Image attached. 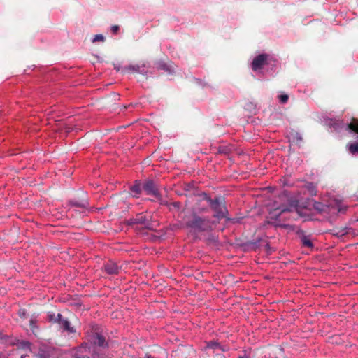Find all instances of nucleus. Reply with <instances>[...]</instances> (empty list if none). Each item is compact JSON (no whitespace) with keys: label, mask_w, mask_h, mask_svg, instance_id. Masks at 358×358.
I'll return each mask as SVG.
<instances>
[{"label":"nucleus","mask_w":358,"mask_h":358,"mask_svg":"<svg viewBox=\"0 0 358 358\" xmlns=\"http://www.w3.org/2000/svg\"><path fill=\"white\" fill-rule=\"evenodd\" d=\"M185 227L191 232L201 233L212 230L213 222L208 217L201 216L195 211H191L183 217Z\"/></svg>","instance_id":"f257e3e1"},{"label":"nucleus","mask_w":358,"mask_h":358,"mask_svg":"<svg viewBox=\"0 0 358 358\" xmlns=\"http://www.w3.org/2000/svg\"><path fill=\"white\" fill-rule=\"evenodd\" d=\"M201 196L203 199L209 204L211 209L215 212L214 217L218 220L227 217L228 210L227 209L224 199L222 196H216L215 199H211L206 193H201Z\"/></svg>","instance_id":"f03ea898"},{"label":"nucleus","mask_w":358,"mask_h":358,"mask_svg":"<svg viewBox=\"0 0 358 358\" xmlns=\"http://www.w3.org/2000/svg\"><path fill=\"white\" fill-rule=\"evenodd\" d=\"M127 223L138 231L141 229L152 230L154 229L151 217H148L143 213L137 214L134 218L127 220Z\"/></svg>","instance_id":"7ed1b4c3"},{"label":"nucleus","mask_w":358,"mask_h":358,"mask_svg":"<svg viewBox=\"0 0 358 358\" xmlns=\"http://www.w3.org/2000/svg\"><path fill=\"white\" fill-rule=\"evenodd\" d=\"M70 206L72 207L87 208L89 206V203L86 193L83 191L73 192L69 201V207Z\"/></svg>","instance_id":"20e7f679"},{"label":"nucleus","mask_w":358,"mask_h":358,"mask_svg":"<svg viewBox=\"0 0 358 358\" xmlns=\"http://www.w3.org/2000/svg\"><path fill=\"white\" fill-rule=\"evenodd\" d=\"M275 60L267 54H260L255 57L251 64L252 71H257L261 70L264 66L271 64Z\"/></svg>","instance_id":"39448f33"},{"label":"nucleus","mask_w":358,"mask_h":358,"mask_svg":"<svg viewBox=\"0 0 358 358\" xmlns=\"http://www.w3.org/2000/svg\"><path fill=\"white\" fill-rule=\"evenodd\" d=\"M292 212L291 208L283 207V208H278L274 209L273 211L270 213L271 218L276 221L278 223L275 224L276 226L282 227V228H287L289 227L288 224H280L281 221H285L286 220H289V217H282V215L284 214H286L287 213Z\"/></svg>","instance_id":"423d86ee"},{"label":"nucleus","mask_w":358,"mask_h":358,"mask_svg":"<svg viewBox=\"0 0 358 358\" xmlns=\"http://www.w3.org/2000/svg\"><path fill=\"white\" fill-rule=\"evenodd\" d=\"M142 189H143L148 195H152L157 200H161L162 195L153 180H146L142 185Z\"/></svg>","instance_id":"0eeeda50"},{"label":"nucleus","mask_w":358,"mask_h":358,"mask_svg":"<svg viewBox=\"0 0 358 358\" xmlns=\"http://www.w3.org/2000/svg\"><path fill=\"white\" fill-rule=\"evenodd\" d=\"M199 199H197L196 202L192 208V211H195L196 213H204L208 211V207L206 205L203 204V201H206L203 199V196H201V194H198Z\"/></svg>","instance_id":"6e6552de"},{"label":"nucleus","mask_w":358,"mask_h":358,"mask_svg":"<svg viewBox=\"0 0 358 358\" xmlns=\"http://www.w3.org/2000/svg\"><path fill=\"white\" fill-rule=\"evenodd\" d=\"M62 315L60 313H58L57 317H55V314L53 313H49L48 314V320L50 321V322H57L60 326H61V328L64 330V331H66L67 330V320H62Z\"/></svg>","instance_id":"1a4fd4ad"},{"label":"nucleus","mask_w":358,"mask_h":358,"mask_svg":"<svg viewBox=\"0 0 358 358\" xmlns=\"http://www.w3.org/2000/svg\"><path fill=\"white\" fill-rule=\"evenodd\" d=\"M298 234L300 241L303 247H306L310 249L313 248V243L310 235H306L303 231H298Z\"/></svg>","instance_id":"9d476101"},{"label":"nucleus","mask_w":358,"mask_h":358,"mask_svg":"<svg viewBox=\"0 0 358 358\" xmlns=\"http://www.w3.org/2000/svg\"><path fill=\"white\" fill-rule=\"evenodd\" d=\"M71 321L69 320V334H76L78 329L80 327V322L78 318L75 315H72L70 317Z\"/></svg>","instance_id":"9b49d317"},{"label":"nucleus","mask_w":358,"mask_h":358,"mask_svg":"<svg viewBox=\"0 0 358 358\" xmlns=\"http://www.w3.org/2000/svg\"><path fill=\"white\" fill-rule=\"evenodd\" d=\"M92 342L94 345L101 348H106L108 346V343L106 340V338L99 333H95L93 335Z\"/></svg>","instance_id":"f8f14e48"},{"label":"nucleus","mask_w":358,"mask_h":358,"mask_svg":"<svg viewBox=\"0 0 358 358\" xmlns=\"http://www.w3.org/2000/svg\"><path fill=\"white\" fill-rule=\"evenodd\" d=\"M104 271L110 275L117 274L119 272V267L114 262L109 261L103 266Z\"/></svg>","instance_id":"ddd939ff"},{"label":"nucleus","mask_w":358,"mask_h":358,"mask_svg":"<svg viewBox=\"0 0 358 358\" xmlns=\"http://www.w3.org/2000/svg\"><path fill=\"white\" fill-rule=\"evenodd\" d=\"M289 138L290 141H292L293 143L297 145H300L303 141L301 134L299 132L295 131H292L290 132Z\"/></svg>","instance_id":"4468645a"},{"label":"nucleus","mask_w":358,"mask_h":358,"mask_svg":"<svg viewBox=\"0 0 358 358\" xmlns=\"http://www.w3.org/2000/svg\"><path fill=\"white\" fill-rule=\"evenodd\" d=\"M347 127L351 131L358 134V118L352 117Z\"/></svg>","instance_id":"2eb2a0df"},{"label":"nucleus","mask_w":358,"mask_h":358,"mask_svg":"<svg viewBox=\"0 0 358 358\" xmlns=\"http://www.w3.org/2000/svg\"><path fill=\"white\" fill-rule=\"evenodd\" d=\"M313 207L315 210L320 213L327 212L329 209L328 206L320 202H315L313 205Z\"/></svg>","instance_id":"dca6fc26"},{"label":"nucleus","mask_w":358,"mask_h":358,"mask_svg":"<svg viewBox=\"0 0 358 358\" xmlns=\"http://www.w3.org/2000/svg\"><path fill=\"white\" fill-rule=\"evenodd\" d=\"M79 130H80V126L78 124H75L74 119L71 120H69V134L77 133Z\"/></svg>","instance_id":"f3484780"},{"label":"nucleus","mask_w":358,"mask_h":358,"mask_svg":"<svg viewBox=\"0 0 358 358\" xmlns=\"http://www.w3.org/2000/svg\"><path fill=\"white\" fill-rule=\"evenodd\" d=\"M141 66L138 64L129 65L124 68V71L128 73H141Z\"/></svg>","instance_id":"a211bd4d"},{"label":"nucleus","mask_w":358,"mask_h":358,"mask_svg":"<svg viewBox=\"0 0 358 358\" xmlns=\"http://www.w3.org/2000/svg\"><path fill=\"white\" fill-rule=\"evenodd\" d=\"M142 187L140 182L136 181V183L130 187V190L132 193L135 194V196L139 194L141 192Z\"/></svg>","instance_id":"6ab92c4d"},{"label":"nucleus","mask_w":358,"mask_h":358,"mask_svg":"<svg viewBox=\"0 0 358 358\" xmlns=\"http://www.w3.org/2000/svg\"><path fill=\"white\" fill-rule=\"evenodd\" d=\"M83 350H86V348L83 347H80L76 353L72 354V358H90L86 355H83L80 354L83 352Z\"/></svg>","instance_id":"aec40b11"},{"label":"nucleus","mask_w":358,"mask_h":358,"mask_svg":"<svg viewBox=\"0 0 358 358\" xmlns=\"http://www.w3.org/2000/svg\"><path fill=\"white\" fill-rule=\"evenodd\" d=\"M348 234L346 229H333V234L336 236H343Z\"/></svg>","instance_id":"412c9836"},{"label":"nucleus","mask_w":358,"mask_h":358,"mask_svg":"<svg viewBox=\"0 0 358 358\" xmlns=\"http://www.w3.org/2000/svg\"><path fill=\"white\" fill-rule=\"evenodd\" d=\"M207 347L212 349H216L220 347V344L216 341H210L208 343Z\"/></svg>","instance_id":"4be33fe9"},{"label":"nucleus","mask_w":358,"mask_h":358,"mask_svg":"<svg viewBox=\"0 0 358 358\" xmlns=\"http://www.w3.org/2000/svg\"><path fill=\"white\" fill-rule=\"evenodd\" d=\"M105 40V38L101 34H96L95 35L94 38L92 40L93 43L97 42V41H103Z\"/></svg>","instance_id":"5701e85b"},{"label":"nucleus","mask_w":358,"mask_h":358,"mask_svg":"<svg viewBox=\"0 0 358 358\" xmlns=\"http://www.w3.org/2000/svg\"><path fill=\"white\" fill-rule=\"evenodd\" d=\"M289 96L287 94H281L279 96V100L282 103H285L288 101Z\"/></svg>","instance_id":"b1692460"},{"label":"nucleus","mask_w":358,"mask_h":358,"mask_svg":"<svg viewBox=\"0 0 358 358\" xmlns=\"http://www.w3.org/2000/svg\"><path fill=\"white\" fill-rule=\"evenodd\" d=\"M226 218H227V222H231L233 224L239 223L241 222V218H239V217H234V218L226 217Z\"/></svg>","instance_id":"393cba45"},{"label":"nucleus","mask_w":358,"mask_h":358,"mask_svg":"<svg viewBox=\"0 0 358 358\" xmlns=\"http://www.w3.org/2000/svg\"><path fill=\"white\" fill-rule=\"evenodd\" d=\"M171 206H173L175 208L179 209L181 206L180 202H173L170 204Z\"/></svg>","instance_id":"a878e982"},{"label":"nucleus","mask_w":358,"mask_h":358,"mask_svg":"<svg viewBox=\"0 0 358 358\" xmlns=\"http://www.w3.org/2000/svg\"><path fill=\"white\" fill-rule=\"evenodd\" d=\"M120 27L118 25H113L111 27V31L113 34H116L117 31H119Z\"/></svg>","instance_id":"bb28decb"},{"label":"nucleus","mask_w":358,"mask_h":358,"mask_svg":"<svg viewBox=\"0 0 358 358\" xmlns=\"http://www.w3.org/2000/svg\"><path fill=\"white\" fill-rule=\"evenodd\" d=\"M191 188H192V185H189V184H186V185H185L184 189H185V191H189V190H190V189H191Z\"/></svg>","instance_id":"cd10ccee"},{"label":"nucleus","mask_w":358,"mask_h":358,"mask_svg":"<svg viewBox=\"0 0 358 358\" xmlns=\"http://www.w3.org/2000/svg\"><path fill=\"white\" fill-rule=\"evenodd\" d=\"M159 68L162 69H164V70H166V71H168V70H169V69H168V68H167V66H166V64H159Z\"/></svg>","instance_id":"c85d7f7f"},{"label":"nucleus","mask_w":358,"mask_h":358,"mask_svg":"<svg viewBox=\"0 0 358 358\" xmlns=\"http://www.w3.org/2000/svg\"><path fill=\"white\" fill-rule=\"evenodd\" d=\"M345 210H343V209H339L338 211L339 212H345Z\"/></svg>","instance_id":"c756f323"},{"label":"nucleus","mask_w":358,"mask_h":358,"mask_svg":"<svg viewBox=\"0 0 358 358\" xmlns=\"http://www.w3.org/2000/svg\"><path fill=\"white\" fill-rule=\"evenodd\" d=\"M68 238H72V237H71V234H70L69 233Z\"/></svg>","instance_id":"7c9ffc66"},{"label":"nucleus","mask_w":358,"mask_h":358,"mask_svg":"<svg viewBox=\"0 0 358 358\" xmlns=\"http://www.w3.org/2000/svg\"><path fill=\"white\" fill-rule=\"evenodd\" d=\"M146 358H152L151 355H147Z\"/></svg>","instance_id":"2f4dec72"},{"label":"nucleus","mask_w":358,"mask_h":358,"mask_svg":"<svg viewBox=\"0 0 358 358\" xmlns=\"http://www.w3.org/2000/svg\"><path fill=\"white\" fill-rule=\"evenodd\" d=\"M239 358H247V357L245 356H241V357H239Z\"/></svg>","instance_id":"473e14b6"}]
</instances>
